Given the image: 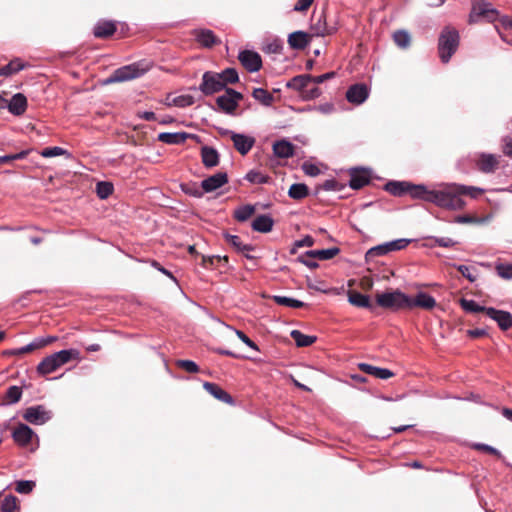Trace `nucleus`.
Wrapping results in <instances>:
<instances>
[{
    "instance_id": "obj_1",
    "label": "nucleus",
    "mask_w": 512,
    "mask_h": 512,
    "mask_svg": "<svg viewBox=\"0 0 512 512\" xmlns=\"http://www.w3.org/2000/svg\"><path fill=\"white\" fill-rule=\"evenodd\" d=\"M459 189L458 184H447L439 189L429 190L424 185H415L406 181H390L385 185V190L393 196L409 195L413 199L431 202L451 210H461L466 205L460 197Z\"/></svg>"
},
{
    "instance_id": "obj_2",
    "label": "nucleus",
    "mask_w": 512,
    "mask_h": 512,
    "mask_svg": "<svg viewBox=\"0 0 512 512\" xmlns=\"http://www.w3.org/2000/svg\"><path fill=\"white\" fill-rule=\"evenodd\" d=\"M80 352L77 349L61 350L45 357L37 365V373L41 376L55 372L71 360H79Z\"/></svg>"
},
{
    "instance_id": "obj_3",
    "label": "nucleus",
    "mask_w": 512,
    "mask_h": 512,
    "mask_svg": "<svg viewBox=\"0 0 512 512\" xmlns=\"http://www.w3.org/2000/svg\"><path fill=\"white\" fill-rule=\"evenodd\" d=\"M460 42L458 31L453 27H445L438 39V53L443 63H448L457 51Z\"/></svg>"
},
{
    "instance_id": "obj_4",
    "label": "nucleus",
    "mask_w": 512,
    "mask_h": 512,
    "mask_svg": "<svg viewBox=\"0 0 512 512\" xmlns=\"http://www.w3.org/2000/svg\"><path fill=\"white\" fill-rule=\"evenodd\" d=\"M376 303L385 309L394 311L408 309L409 296L400 290L380 293L376 295Z\"/></svg>"
},
{
    "instance_id": "obj_5",
    "label": "nucleus",
    "mask_w": 512,
    "mask_h": 512,
    "mask_svg": "<svg viewBox=\"0 0 512 512\" xmlns=\"http://www.w3.org/2000/svg\"><path fill=\"white\" fill-rule=\"evenodd\" d=\"M471 12L469 14V23H476L480 18L489 22L496 20L498 12L492 7V4L486 0H471Z\"/></svg>"
},
{
    "instance_id": "obj_6",
    "label": "nucleus",
    "mask_w": 512,
    "mask_h": 512,
    "mask_svg": "<svg viewBox=\"0 0 512 512\" xmlns=\"http://www.w3.org/2000/svg\"><path fill=\"white\" fill-rule=\"evenodd\" d=\"M242 99L243 95L240 92L226 88L225 94L217 97L216 104L220 111L232 115L238 107V102Z\"/></svg>"
},
{
    "instance_id": "obj_7",
    "label": "nucleus",
    "mask_w": 512,
    "mask_h": 512,
    "mask_svg": "<svg viewBox=\"0 0 512 512\" xmlns=\"http://www.w3.org/2000/svg\"><path fill=\"white\" fill-rule=\"evenodd\" d=\"M224 82L221 81L219 73L213 71H206L202 75V81L199 85V90L205 96H211L224 90Z\"/></svg>"
},
{
    "instance_id": "obj_8",
    "label": "nucleus",
    "mask_w": 512,
    "mask_h": 512,
    "mask_svg": "<svg viewBox=\"0 0 512 512\" xmlns=\"http://www.w3.org/2000/svg\"><path fill=\"white\" fill-rule=\"evenodd\" d=\"M22 416L33 425H42L52 418V412L43 405H37L28 407Z\"/></svg>"
},
{
    "instance_id": "obj_9",
    "label": "nucleus",
    "mask_w": 512,
    "mask_h": 512,
    "mask_svg": "<svg viewBox=\"0 0 512 512\" xmlns=\"http://www.w3.org/2000/svg\"><path fill=\"white\" fill-rule=\"evenodd\" d=\"M143 74L137 64H131L116 69L106 80V83H117L132 80Z\"/></svg>"
},
{
    "instance_id": "obj_10",
    "label": "nucleus",
    "mask_w": 512,
    "mask_h": 512,
    "mask_svg": "<svg viewBox=\"0 0 512 512\" xmlns=\"http://www.w3.org/2000/svg\"><path fill=\"white\" fill-rule=\"evenodd\" d=\"M238 59L241 65L249 72L259 71L262 67L261 56L255 51H241L239 53Z\"/></svg>"
},
{
    "instance_id": "obj_11",
    "label": "nucleus",
    "mask_w": 512,
    "mask_h": 512,
    "mask_svg": "<svg viewBox=\"0 0 512 512\" xmlns=\"http://www.w3.org/2000/svg\"><path fill=\"white\" fill-rule=\"evenodd\" d=\"M311 31L315 36H325L332 34L335 31V28L333 26H328L326 22V15L324 12H321L318 15L313 14Z\"/></svg>"
},
{
    "instance_id": "obj_12",
    "label": "nucleus",
    "mask_w": 512,
    "mask_h": 512,
    "mask_svg": "<svg viewBox=\"0 0 512 512\" xmlns=\"http://www.w3.org/2000/svg\"><path fill=\"white\" fill-rule=\"evenodd\" d=\"M228 183V175L225 172L215 173L201 182V188L205 193L213 192Z\"/></svg>"
},
{
    "instance_id": "obj_13",
    "label": "nucleus",
    "mask_w": 512,
    "mask_h": 512,
    "mask_svg": "<svg viewBox=\"0 0 512 512\" xmlns=\"http://www.w3.org/2000/svg\"><path fill=\"white\" fill-rule=\"evenodd\" d=\"M195 40L205 48H212L221 43L220 39L210 29H195L192 31Z\"/></svg>"
},
{
    "instance_id": "obj_14",
    "label": "nucleus",
    "mask_w": 512,
    "mask_h": 512,
    "mask_svg": "<svg viewBox=\"0 0 512 512\" xmlns=\"http://www.w3.org/2000/svg\"><path fill=\"white\" fill-rule=\"evenodd\" d=\"M435 306V298L425 292H419L414 298L409 297L408 310H411L415 307L424 310H432Z\"/></svg>"
},
{
    "instance_id": "obj_15",
    "label": "nucleus",
    "mask_w": 512,
    "mask_h": 512,
    "mask_svg": "<svg viewBox=\"0 0 512 512\" xmlns=\"http://www.w3.org/2000/svg\"><path fill=\"white\" fill-rule=\"evenodd\" d=\"M487 316L495 320L499 328L503 331L512 327V314L510 312L489 307L487 310Z\"/></svg>"
},
{
    "instance_id": "obj_16",
    "label": "nucleus",
    "mask_w": 512,
    "mask_h": 512,
    "mask_svg": "<svg viewBox=\"0 0 512 512\" xmlns=\"http://www.w3.org/2000/svg\"><path fill=\"white\" fill-rule=\"evenodd\" d=\"M369 91L365 84H354L346 92V98L350 103L362 104L368 97Z\"/></svg>"
},
{
    "instance_id": "obj_17",
    "label": "nucleus",
    "mask_w": 512,
    "mask_h": 512,
    "mask_svg": "<svg viewBox=\"0 0 512 512\" xmlns=\"http://www.w3.org/2000/svg\"><path fill=\"white\" fill-rule=\"evenodd\" d=\"M35 433L26 424L20 423L13 431L12 437L14 441L22 447L28 446Z\"/></svg>"
},
{
    "instance_id": "obj_18",
    "label": "nucleus",
    "mask_w": 512,
    "mask_h": 512,
    "mask_svg": "<svg viewBox=\"0 0 512 512\" xmlns=\"http://www.w3.org/2000/svg\"><path fill=\"white\" fill-rule=\"evenodd\" d=\"M234 148L241 154L246 155L254 146L255 139L244 134L231 133Z\"/></svg>"
},
{
    "instance_id": "obj_19",
    "label": "nucleus",
    "mask_w": 512,
    "mask_h": 512,
    "mask_svg": "<svg viewBox=\"0 0 512 512\" xmlns=\"http://www.w3.org/2000/svg\"><path fill=\"white\" fill-rule=\"evenodd\" d=\"M370 183V173L366 169H352L350 172L349 185L352 189L358 190Z\"/></svg>"
},
{
    "instance_id": "obj_20",
    "label": "nucleus",
    "mask_w": 512,
    "mask_h": 512,
    "mask_svg": "<svg viewBox=\"0 0 512 512\" xmlns=\"http://www.w3.org/2000/svg\"><path fill=\"white\" fill-rule=\"evenodd\" d=\"M203 388L219 401L230 405L234 403L232 396L224 389H222L218 384L212 382H204Z\"/></svg>"
},
{
    "instance_id": "obj_21",
    "label": "nucleus",
    "mask_w": 512,
    "mask_h": 512,
    "mask_svg": "<svg viewBox=\"0 0 512 512\" xmlns=\"http://www.w3.org/2000/svg\"><path fill=\"white\" fill-rule=\"evenodd\" d=\"M311 35L303 31H295L288 36V44L292 49L303 50L310 43Z\"/></svg>"
},
{
    "instance_id": "obj_22",
    "label": "nucleus",
    "mask_w": 512,
    "mask_h": 512,
    "mask_svg": "<svg viewBox=\"0 0 512 512\" xmlns=\"http://www.w3.org/2000/svg\"><path fill=\"white\" fill-rule=\"evenodd\" d=\"M6 107L13 115L20 116L27 109V99L22 93H17L6 103Z\"/></svg>"
},
{
    "instance_id": "obj_23",
    "label": "nucleus",
    "mask_w": 512,
    "mask_h": 512,
    "mask_svg": "<svg viewBox=\"0 0 512 512\" xmlns=\"http://www.w3.org/2000/svg\"><path fill=\"white\" fill-rule=\"evenodd\" d=\"M498 166L499 160L493 154H481L477 161V167L483 173H492Z\"/></svg>"
},
{
    "instance_id": "obj_24",
    "label": "nucleus",
    "mask_w": 512,
    "mask_h": 512,
    "mask_svg": "<svg viewBox=\"0 0 512 512\" xmlns=\"http://www.w3.org/2000/svg\"><path fill=\"white\" fill-rule=\"evenodd\" d=\"M294 151H295V146L291 142H289L285 139L276 141L273 144V153L278 158L287 159V158L293 157Z\"/></svg>"
},
{
    "instance_id": "obj_25",
    "label": "nucleus",
    "mask_w": 512,
    "mask_h": 512,
    "mask_svg": "<svg viewBox=\"0 0 512 512\" xmlns=\"http://www.w3.org/2000/svg\"><path fill=\"white\" fill-rule=\"evenodd\" d=\"M358 368L360 371L379 379H388L394 376V373L389 369L375 367L367 363H359Z\"/></svg>"
},
{
    "instance_id": "obj_26",
    "label": "nucleus",
    "mask_w": 512,
    "mask_h": 512,
    "mask_svg": "<svg viewBox=\"0 0 512 512\" xmlns=\"http://www.w3.org/2000/svg\"><path fill=\"white\" fill-rule=\"evenodd\" d=\"M116 24L113 21H99L93 30L96 38H108L116 32Z\"/></svg>"
},
{
    "instance_id": "obj_27",
    "label": "nucleus",
    "mask_w": 512,
    "mask_h": 512,
    "mask_svg": "<svg viewBox=\"0 0 512 512\" xmlns=\"http://www.w3.org/2000/svg\"><path fill=\"white\" fill-rule=\"evenodd\" d=\"M202 163L206 168H213L219 164V154L216 149L203 146L201 148Z\"/></svg>"
},
{
    "instance_id": "obj_28",
    "label": "nucleus",
    "mask_w": 512,
    "mask_h": 512,
    "mask_svg": "<svg viewBox=\"0 0 512 512\" xmlns=\"http://www.w3.org/2000/svg\"><path fill=\"white\" fill-rule=\"evenodd\" d=\"M274 220L269 215H259L252 222V229L261 233H268L272 230Z\"/></svg>"
},
{
    "instance_id": "obj_29",
    "label": "nucleus",
    "mask_w": 512,
    "mask_h": 512,
    "mask_svg": "<svg viewBox=\"0 0 512 512\" xmlns=\"http://www.w3.org/2000/svg\"><path fill=\"white\" fill-rule=\"evenodd\" d=\"M189 136L190 135L185 132H176V133L164 132V133H160L158 135V140L160 142H163L165 144H170V145L182 144L189 138Z\"/></svg>"
},
{
    "instance_id": "obj_30",
    "label": "nucleus",
    "mask_w": 512,
    "mask_h": 512,
    "mask_svg": "<svg viewBox=\"0 0 512 512\" xmlns=\"http://www.w3.org/2000/svg\"><path fill=\"white\" fill-rule=\"evenodd\" d=\"M348 301L350 304L360 308H372L369 296L363 295L355 290L348 291Z\"/></svg>"
},
{
    "instance_id": "obj_31",
    "label": "nucleus",
    "mask_w": 512,
    "mask_h": 512,
    "mask_svg": "<svg viewBox=\"0 0 512 512\" xmlns=\"http://www.w3.org/2000/svg\"><path fill=\"white\" fill-rule=\"evenodd\" d=\"M309 79V74L298 75L289 80L286 86L299 91L302 96L305 89L311 85Z\"/></svg>"
},
{
    "instance_id": "obj_32",
    "label": "nucleus",
    "mask_w": 512,
    "mask_h": 512,
    "mask_svg": "<svg viewBox=\"0 0 512 512\" xmlns=\"http://www.w3.org/2000/svg\"><path fill=\"white\" fill-rule=\"evenodd\" d=\"M225 241L231 245L237 252H250L255 248L250 244H243L240 237L237 235L224 234Z\"/></svg>"
},
{
    "instance_id": "obj_33",
    "label": "nucleus",
    "mask_w": 512,
    "mask_h": 512,
    "mask_svg": "<svg viewBox=\"0 0 512 512\" xmlns=\"http://www.w3.org/2000/svg\"><path fill=\"white\" fill-rule=\"evenodd\" d=\"M24 68L25 64L22 62V60L15 58L11 60L7 65L0 68V76L9 77L18 73Z\"/></svg>"
},
{
    "instance_id": "obj_34",
    "label": "nucleus",
    "mask_w": 512,
    "mask_h": 512,
    "mask_svg": "<svg viewBox=\"0 0 512 512\" xmlns=\"http://www.w3.org/2000/svg\"><path fill=\"white\" fill-rule=\"evenodd\" d=\"M290 336L298 347H308L317 340L316 336L303 334L299 330H292Z\"/></svg>"
},
{
    "instance_id": "obj_35",
    "label": "nucleus",
    "mask_w": 512,
    "mask_h": 512,
    "mask_svg": "<svg viewBox=\"0 0 512 512\" xmlns=\"http://www.w3.org/2000/svg\"><path fill=\"white\" fill-rule=\"evenodd\" d=\"M394 43L401 49H406L411 45V35L406 30H397L392 35Z\"/></svg>"
},
{
    "instance_id": "obj_36",
    "label": "nucleus",
    "mask_w": 512,
    "mask_h": 512,
    "mask_svg": "<svg viewBox=\"0 0 512 512\" xmlns=\"http://www.w3.org/2000/svg\"><path fill=\"white\" fill-rule=\"evenodd\" d=\"M288 195L292 199L302 200L309 195V189L307 185L303 183L292 184L289 188Z\"/></svg>"
},
{
    "instance_id": "obj_37",
    "label": "nucleus",
    "mask_w": 512,
    "mask_h": 512,
    "mask_svg": "<svg viewBox=\"0 0 512 512\" xmlns=\"http://www.w3.org/2000/svg\"><path fill=\"white\" fill-rule=\"evenodd\" d=\"M1 512H20L19 500L14 495L6 496L1 502Z\"/></svg>"
},
{
    "instance_id": "obj_38",
    "label": "nucleus",
    "mask_w": 512,
    "mask_h": 512,
    "mask_svg": "<svg viewBox=\"0 0 512 512\" xmlns=\"http://www.w3.org/2000/svg\"><path fill=\"white\" fill-rule=\"evenodd\" d=\"M252 96L255 100L265 106H270L274 101L273 95L263 88H254Z\"/></svg>"
},
{
    "instance_id": "obj_39",
    "label": "nucleus",
    "mask_w": 512,
    "mask_h": 512,
    "mask_svg": "<svg viewBox=\"0 0 512 512\" xmlns=\"http://www.w3.org/2000/svg\"><path fill=\"white\" fill-rule=\"evenodd\" d=\"M255 213L253 205H244L234 211V218L239 222L248 220Z\"/></svg>"
},
{
    "instance_id": "obj_40",
    "label": "nucleus",
    "mask_w": 512,
    "mask_h": 512,
    "mask_svg": "<svg viewBox=\"0 0 512 512\" xmlns=\"http://www.w3.org/2000/svg\"><path fill=\"white\" fill-rule=\"evenodd\" d=\"M389 254L386 243L370 248L365 254L366 262L373 261L376 257Z\"/></svg>"
},
{
    "instance_id": "obj_41",
    "label": "nucleus",
    "mask_w": 512,
    "mask_h": 512,
    "mask_svg": "<svg viewBox=\"0 0 512 512\" xmlns=\"http://www.w3.org/2000/svg\"><path fill=\"white\" fill-rule=\"evenodd\" d=\"M273 300L275 303L281 306H287L292 308H303L306 306L304 302L286 296H273Z\"/></svg>"
},
{
    "instance_id": "obj_42",
    "label": "nucleus",
    "mask_w": 512,
    "mask_h": 512,
    "mask_svg": "<svg viewBox=\"0 0 512 512\" xmlns=\"http://www.w3.org/2000/svg\"><path fill=\"white\" fill-rule=\"evenodd\" d=\"M461 307L466 311L470 313H479L484 312L487 314V310L489 307L480 306L477 302L474 300H467V299H461L460 301Z\"/></svg>"
},
{
    "instance_id": "obj_43",
    "label": "nucleus",
    "mask_w": 512,
    "mask_h": 512,
    "mask_svg": "<svg viewBox=\"0 0 512 512\" xmlns=\"http://www.w3.org/2000/svg\"><path fill=\"white\" fill-rule=\"evenodd\" d=\"M219 76H221V81L224 82V88L227 84H235L239 81L238 73L234 68H226L219 73Z\"/></svg>"
},
{
    "instance_id": "obj_44",
    "label": "nucleus",
    "mask_w": 512,
    "mask_h": 512,
    "mask_svg": "<svg viewBox=\"0 0 512 512\" xmlns=\"http://www.w3.org/2000/svg\"><path fill=\"white\" fill-rule=\"evenodd\" d=\"M30 152H31V149H27V150H22L19 153L0 156V166L4 165V164H12L15 160L25 159L29 155Z\"/></svg>"
},
{
    "instance_id": "obj_45",
    "label": "nucleus",
    "mask_w": 512,
    "mask_h": 512,
    "mask_svg": "<svg viewBox=\"0 0 512 512\" xmlns=\"http://www.w3.org/2000/svg\"><path fill=\"white\" fill-rule=\"evenodd\" d=\"M35 350H38V346L36 344V341L35 339L29 343L28 345L24 346V347H21V348H18V349H11V350H6L4 351V355H11V356H19V355H24V354H27V353H31Z\"/></svg>"
},
{
    "instance_id": "obj_46",
    "label": "nucleus",
    "mask_w": 512,
    "mask_h": 512,
    "mask_svg": "<svg viewBox=\"0 0 512 512\" xmlns=\"http://www.w3.org/2000/svg\"><path fill=\"white\" fill-rule=\"evenodd\" d=\"M113 184L110 182L102 181L96 185V192L99 198L106 199L113 193Z\"/></svg>"
},
{
    "instance_id": "obj_47",
    "label": "nucleus",
    "mask_w": 512,
    "mask_h": 512,
    "mask_svg": "<svg viewBox=\"0 0 512 512\" xmlns=\"http://www.w3.org/2000/svg\"><path fill=\"white\" fill-rule=\"evenodd\" d=\"M182 191L190 196H194L200 198L203 196L205 191L201 188V185L198 186L196 183H186L181 185Z\"/></svg>"
},
{
    "instance_id": "obj_48",
    "label": "nucleus",
    "mask_w": 512,
    "mask_h": 512,
    "mask_svg": "<svg viewBox=\"0 0 512 512\" xmlns=\"http://www.w3.org/2000/svg\"><path fill=\"white\" fill-rule=\"evenodd\" d=\"M36 483L31 480H20L15 482V490L20 494H29L35 488Z\"/></svg>"
},
{
    "instance_id": "obj_49",
    "label": "nucleus",
    "mask_w": 512,
    "mask_h": 512,
    "mask_svg": "<svg viewBox=\"0 0 512 512\" xmlns=\"http://www.w3.org/2000/svg\"><path fill=\"white\" fill-rule=\"evenodd\" d=\"M245 178L249 182L255 184H265L268 183L270 180V177L268 175L262 174L261 172L254 170L248 172Z\"/></svg>"
},
{
    "instance_id": "obj_50",
    "label": "nucleus",
    "mask_w": 512,
    "mask_h": 512,
    "mask_svg": "<svg viewBox=\"0 0 512 512\" xmlns=\"http://www.w3.org/2000/svg\"><path fill=\"white\" fill-rule=\"evenodd\" d=\"M458 188H460L459 194L461 198L464 195L470 196L471 198H477L479 195L484 193L483 189L473 186H464L458 184Z\"/></svg>"
},
{
    "instance_id": "obj_51",
    "label": "nucleus",
    "mask_w": 512,
    "mask_h": 512,
    "mask_svg": "<svg viewBox=\"0 0 512 512\" xmlns=\"http://www.w3.org/2000/svg\"><path fill=\"white\" fill-rule=\"evenodd\" d=\"M221 261H225V262H228V257L227 256H201V265L208 269V268H213L216 263H219Z\"/></svg>"
},
{
    "instance_id": "obj_52",
    "label": "nucleus",
    "mask_w": 512,
    "mask_h": 512,
    "mask_svg": "<svg viewBox=\"0 0 512 512\" xmlns=\"http://www.w3.org/2000/svg\"><path fill=\"white\" fill-rule=\"evenodd\" d=\"M22 396V390L18 386H11L8 388L5 399L8 403H17L20 401Z\"/></svg>"
},
{
    "instance_id": "obj_53",
    "label": "nucleus",
    "mask_w": 512,
    "mask_h": 512,
    "mask_svg": "<svg viewBox=\"0 0 512 512\" xmlns=\"http://www.w3.org/2000/svg\"><path fill=\"white\" fill-rule=\"evenodd\" d=\"M410 242H411V240H409V239L401 238V239L393 240L390 242H386V245H387L388 252L391 253L394 251H399V250L405 249Z\"/></svg>"
},
{
    "instance_id": "obj_54",
    "label": "nucleus",
    "mask_w": 512,
    "mask_h": 512,
    "mask_svg": "<svg viewBox=\"0 0 512 512\" xmlns=\"http://www.w3.org/2000/svg\"><path fill=\"white\" fill-rule=\"evenodd\" d=\"M497 274L503 279L512 278V264L498 263L495 266Z\"/></svg>"
},
{
    "instance_id": "obj_55",
    "label": "nucleus",
    "mask_w": 512,
    "mask_h": 512,
    "mask_svg": "<svg viewBox=\"0 0 512 512\" xmlns=\"http://www.w3.org/2000/svg\"><path fill=\"white\" fill-rule=\"evenodd\" d=\"M176 365L188 373H197L199 371L198 365L191 360H177Z\"/></svg>"
},
{
    "instance_id": "obj_56",
    "label": "nucleus",
    "mask_w": 512,
    "mask_h": 512,
    "mask_svg": "<svg viewBox=\"0 0 512 512\" xmlns=\"http://www.w3.org/2000/svg\"><path fill=\"white\" fill-rule=\"evenodd\" d=\"M314 245V239L307 235L303 239L298 240L294 243V246L290 250V254L294 255L297 253L299 247H312Z\"/></svg>"
},
{
    "instance_id": "obj_57",
    "label": "nucleus",
    "mask_w": 512,
    "mask_h": 512,
    "mask_svg": "<svg viewBox=\"0 0 512 512\" xmlns=\"http://www.w3.org/2000/svg\"><path fill=\"white\" fill-rule=\"evenodd\" d=\"M173 104L177 107H187L194 104V97L191 95H181L173 99Z\"/></svg>"
},
{
    "instance_id": "obj_58",
    "label": "nucleus",
    "mask_w": 512,
    "mask_h": 512,
    "mask_svg": "<svg viewBox=\"0 0 512 512\" xmlns=\"http://www.w3.org/2000/svg\"><path fill=\"white\" fill-rule=\"evenodd\" d=\"M472 447H473V449H475L477 451L486 452L488 454L496 456L497 458L502 457V454L500 451H498L496 448L489 446L487 444L476 443Z\"/></svg>"
},
{
    "instance_id": "obj_59",
    "label": "nucleus",
    "mask_w": 512,
    "mask_h": 512,
    "mask_svg": "<svg viewBox=\"0 0 512 512\" xmlns=\"http://www.w3.org/2000/svg\"><path fill=\"white\" fill-rule=\"evenodd\" d=\"M343 185L337 182L335 179H328L324 181L317 189H323L325 191H340Z\"/></svg>"
},
{
    "instance_id": "obj_60",
    "label": "nucleus",
    "mask_w": 512,
    "mask_h": 512,
    "mask_svg": "<svg viewBox=\"0 0 512 512\" xmlns=\"http://www.w3.org/2000/svg\"><path fill=\"white\" fill-rule=\"evenodd\" d=\"M340 252V249L337 247L329 248V249H322L320 252L317 253V259L319 260H329L338 255Z\"/></svg>"
},
{
    "instance_id": "obj_61",
    "label": "nucleus",
    "mask_w": 512,
    "mask_h": 512,
    "mask_svg": "<svg viewBox=\"0 0 512 512\" xmlns=\"http://www.w3.org/2000/svg\"><path fill=\"white\" fill-rule=\"evenodd\" d=\"M501 149L505 156L512 158V136H504L501 140Z\"/></svg>"
},
{
    "instance_id": "obj_62",
    "label": "nucleus",
    "mask_w": 512,
    "mask_h": 512,
    "mask_svg": "<svg viewBox=\"0 0 512 512\" xmlns=\"http://www.w3.org/2000/svg\"><path fill=\"white\" fill-rule=\"evenodd\" d=\"M320 95H321V90L318 87H316L315 85L314 86L310 85L305 89L302 97L306 100H311V99H315V98L319 97Z\"/></svg>"
},
{
    "instance_id": "obj_63",
    "label": "nucleus",
    "mask_w": 512,
    "mask_h": 512,
    "mask_svg": "<svg viewBox=\"0 0 512 512\" xmlns=\"http://www.w3.org/2000/svg\"><path fill=\"white\" fill-rule=\"evenodd\" d=\"M66 151L61 147H49L41 151V155L45 158L55 157L64 154Z\"/></svg>"
},
{
    "instance_id": "obj_64",
    "label": "nucleus",
    "mask_w": 512,
    "mask_h": 512,
    "mask_svg": "<svg viewBox=\"0 0 512 512\" xmlns=\"http://www.w3.org/2000/svg\"><path fill=\"white\" fill-rule=\"evenodd\" d=\"M458 272L468 279L470 282H474L476 280L475 275L472 273L473 268L466 266V265H458L457 267Z\"/></svg>"
}]
</instances>
